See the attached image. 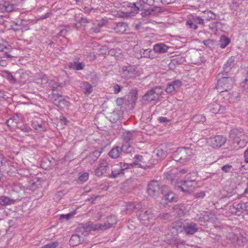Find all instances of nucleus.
Instances as JSON below:
<instances>
[{"instance_id": "5701e85b", "label": "nucleus", "mask_w": 248, "mask_h": 248, "mask_svg": "<svg viewBox=\"0 0 248 248\" xmlns=\"http://www.w3.org/2000/svg\"><path fill=\"white\" fill-rule=\"evenodd\" d=\"M169 47L164 44L159 43L155 44L154 46L153 50L155 51V54L156 53H163L168 51Z\"/></svg>"}, {"instance_id": "ddd939ff", "label": "nucleus", "mask_w": 248, "mask_h": 248, "mask_svg": "<svg viewBox=\"0 0 248 248\" xmlns=\"http://www.w3.org/2000/svg\"><path fill=\"white\" fill-rule=\"evenodd\" d=\"M117 222L116 217L115 216H110L107 217V221L104 223L99 224L100 230H105L111 228Z\"/></svg>"}, {"instance_id": "72a5a7b5", "label": "nucleus", "mask_w": 248, "mask_h": 248, "mask_svg": "<svg viewBox=\"0 0 248 248\" xmlns=\"http://www.w3.org/2000/svg\"><path fill=\"white\" fill-rule=\"evenodd\" d=\"M135 137L134 132L125 131L123 134V139L125 142H128Z\"/></svg>"}, {"instance_id": "6e6d98bb", "label": "nucleus", "mask_w": 248, "mask_h": 248, "mask_svg": "<svg viewBox=\"0 0 248 248\" xmlns=\"http://www.w3.org/2000/svg\"><path fill=\"white\" fill-rule=\"evenodd\" d=\"M214 107L211 108V109H210L212 113L216 114L217 113H221L222 112H221V109H220L221 108H220L219 105L216 104L214 105Z\"/></svg>"}, {"instance_id": "8fccbe9b", "label": "nucleus", "mask_w": 248, "mask_h": 248, "mask_svg": "<svg viewBox=\"0 0 248 248\" xmlns=\"http://www.w3.org/2000/svg\"><path fill=\"white\" fill-rule=\"evenodd\" d=\"M89 23H90V21L87 18L81 17L78 21V23L74 24V25L76 28H78V23H79L81 25L85 26L86 25Z\"/></svg>"}, {"instance_id": "b1692460", "label": "nucleus", "mask_w": 248, "mask_h": 248, "mask_svg": "<svg viewBox=\"0 0 248 248\" xmlns=\"http://www.w3.org/2000/svg\"><path fill=\"white\" fill-rule=\"evenodd\" d=\"M80 87L86 95L90 94L93 91L92 85L88 82H82L80 83Z\"/></svg>"}, {"instance_id": "9d476101", "label": "nucleus", "mask_w": 248, "mask_h": 248, "mask_svg": "<svg viewBox=\"0 0 248 248\" xmlns=\"http://www.w3.org/2000/svg\"><path fill=\"white\" fill-rule=\"evenodd\" d=\"M187 172L186 170L182 169L179 170L178 173H174L172 172L166 173L165 174V178L167 180L170 182L172 185L179 184L182 181L181 180V175Z\"/></svg>"}, {"instance_id": "37998d69", "label": "nucleus", "mask_w": 248, "mask_h": 248, "mask_svg": "<svg viewBox=\"0 0 248 248\" xmlns=\"http://www.w3.org/2000/svg\"><path fill=\"white\" fill-rule=\"evenodd\" d=\"M134 55L136 58L137 59L142 58L143 49L140 48L138 46H136L134 48Z\"/></svg>"}, {"instance_id": "2f4dec72", "label": "nucleus", "mask_w": 248, "mask_h": 248, "mask_svg": "<svg viewBox=\"0 0 248 248\" xmlns=\"http://www.w3.org/2000/svg\"><path fill=\"white\" fill-rule=\"evenodd\" d=\"M172 210L175 214L181 216L184 214L185 206L183 204H177L173 207Z\"/></svg>"}, {"instance_id": "c03bdc74", "label": "nucleus", "mask_w": 248, "mask_h": 248, "mask_svg": "<svg viewBox=\"0 0 248 248\" xmlns=\"http://www.w3.org/2000/svg\"><path fill=\"white\" fill-rule=\"evenodd\" d=\"M247 77L245 79L240 83V86L243 90H248V67L246 69Z\"/></svg>"}, {"instance_id": "c9c22d12", "label": "nucleus", "mask_w": 248, "mask_h": 248, "mask_svg": "<svg viewBox=\"0 0 248 248\" xmlns=\"http://www.w3.org/2000/svg\"><path fill=\"white\" fill-rule=\"evenodd\" d=\"M142 57L150 58L152 59L155 58V55L154 50H152L149 48L146 49H143Z\"/></svg>"}, {"instance_id": "1a4fd4ad", "label": "nucleus", "mask_w": 248, "mask_h": 248, "mask_svg": "<svg viewBox=\"0 0 248 248\" xmlns=\"http://www.w3.org/2000/svg\"><path fill=\"white\" fill-rule=\"evenodd\" d=\"M226 141V138L221 135H217L207 139V142L214 148H218L223 145Z\"/></svg>"}, {"instance_id": "4be33fe9", "label": "nucleus", "mask_w": 248, "mask_h": 248, "mask_svg": "<svg viewBox=\"0 0 248 248\" xmlns=\"http://www.w3.org/2000/svg\"><path fill=\"white\" fill-rule=\"evenodd\" d=\"M234 57H231L227 61L226 64L223 66V73H228L231 70V69L233 67L234 65Z\"/></svg>"}, {"instance_id": "3c124183", "label": "nucleus", "mask_w": 248, "mask_h": 248, "mask_svg": "<svg viewBox=\"0 0 248 248\" xmlns=\"http://www.w3.org/2000/svg\"><path fill=\"white\" fill-rule=\"evenodd\" d=\"M213 40L208 39L203 42V44L210 48H213L215 46V43Z\"/></svg>"}, {"instance_id": "423d86ee", "label": "nucleus", "mask_w": 248, "mask_h": 248, "mask_svg": "<svg viewBox=\"0 0 248 248\" xmlns=\"http://www.w3.org/2000/svg\"><path fill=\"white\" fill-rule=\"evenodd\" d=\"M52 88L53 92L52 94L51 99L53 103L56 105L60 107H63L64 106H66L67 101L63 98L62 95L59 94L58 93H54V92L56 89L60 86H61V84L57 83H52Z\"/></svg>"}, {"instance_id": "412c9836", "label": "nucleus", "mask_w": 248, "mask_h": 248, "mask_svg": "<svg viewBox=\"0 0 248 248\" xmlns=\"http://www.w3.org/2000/svg\"><path fill=\"white\" fill-rule=\"evenodd\" d=\"M127 27L128 25L125 22H119L116 24L113 29L116 33L123 34L126 31Z\"/></svg>"}, {"instance_id": "20e7f679", "label": "nucleus", "mask_w": 248, "mask_h": 248, "mask_svg": "<svg viewBox=\"0 0 248 248\" xmlns=\"http://www.w3.org/2000/svg\"><path fill=\"white\" fill-rule=\"evenodd\" d=\"M189 175H186V179L182 180L180 183L181 185L175 184L174 186L175 188L180 189L184 192H190L192 191L193 187L196 185L195 179H189Z\"/></svg>"}, {"instance_id": "13d9d810", "label": "nucleus", "mask_w": 248, "mask_h": 248, "mask_svg": "<svg viewBox=\"0 0 248 248\" xmlns=\"http://www.w3.org/2000/svg\"><path fill=\"white\" fill-rule=\"evenodd\" d=\"M6 123L8 126L11 129L14 128L15 127L17 126V125H16V124L14 122L12 117L10 118L8 120H7Z\"/></svg>"}, {"instance_id": "393cba45", "label": "nucleus", "mask_w": 248, "mask_h": 248, "mask_svg": "<svg viewBox=\"0 0 248 248\" xmlns=\"http://www.w3.org/2000/svg\"><path fill=\"white\" fill-rule=\"evenodd\" d=\"M161 12V8L159 7H153L145 10L142 13L143 16H154Z\"/></svg>"}, {"instance_id": "7c9ffc66", "label": "nucleus", "mask_w": 248, "mask_h": 248, "mask_svg": "<svg viewBox=\"0 0 248 248\" xmlns=\"http://www.w3.org/2000/svg\"><path fill=\"white\" fill-rule=\"evenodd\" d=\"M15 202V200L8 197H0V205L2 206H6L13 204Z\"/></svg>"}, {"instance_id": "79ce46f5", "label": "nucleus", "mask_w": 248, "mask_h": 248, "mask_svg": "<svg viewBox=\"0 0 248 248\" xmlns=\"http://www.w3.org/2000/svg\"><path fill=\"white\" fill-rule=\"evenodd\" d=\"M230 42L229 38L222 36L219 41L220 47L222 48H224L226 47Z\"/></svg>"}, {"instance_id": "5fc2aeb1", "label": "nucleus", "mask_w": 248, "mask_h": 248, "mask_svg": "<svg viewBox=\"0 0 248 248\" xmlns=\"http://www.w3.org/2000/svg\"><path fill=\"white\" fill-rule=\"evenodd\" d=\"M158 217L163 220H168L170 218L171 216L168 213H162L159 215Z\"/></svg>"}, {"instance_id": "0eeeda50", "label": "nucleus", "mask_w": 248, "mask_h": 248, "mask_svg": "<svg viewBox=\"0 0 248 248\" xmlns=\"http://www.w3.org/2000/svg\"><path fill=\"white\" fill-rule=\"evenodd\" d=\"M100 230L98 224H82L76 229V233H80L82 236H85L91 231Z\"/></svg>"}, {"instance_id": "39448f33", "label": "nucleus", "mask_w": 248, "mask_h": 248, "mask_svg": "<svg viewBox=\"0 0 248 248\" xmlns=\"http://www.w3.org/2000/svg\"><path fill=\"white\" fill-rule=\"evenodd\" d=\"M163 93V90L160 86H156L148 91L143 96L144 100L151 101L158 99Z\"/></svg>"}, {"instance_id": "4468645a", "label": "nucleus", "mask_w": 248, "mask_h": 248, "mask_svg": "<svg viewBox=\"0 0 248 248\" xmlns=\"http://www.w3.org/2000/svg\"><path fill=\"white\" fill-rule=\"evenodd\" d=\"M136 74L135 68L132 66H123L122 69L121 75L124 78H131Z\"/></svg>"}, {"instance_id": "aec40b11", "label": "nucleus", "mask_w": 248, "mask_h": 248, "mask_svg": "<svg viewBox=\"0 0 248 248\" xmlns=\"http://www.w3.org/2000/svg\"><path fill=\"white\" fill-rule=\"evenodd\" d=\"M80 233H77L72 235L69 240V244L73 247L77 246L81 244L84 239Z\"/></svg>"}, {"instance_id": "e2e57ef3", "label": "nucleus", "mask_w": 248, "mask_h": 248, "mask_svg": "<svg viewBox=\"0 0 248 248\" xmlns=\"http://www.w3.org/2000/svg\"><path fill=\"white\" fill-rule=\"evenodd\" d=\"M67 33V30L66 29H61L60 32L56 35L54 37H59V36L65 37Z\"/></svg>"}, {"instance_id": "bb28decb", "label": "nucleus", "mask_w": 248, "mask_h": 248, "mask_svg": "<svg viewBox=\"0 0 248 248\" xmlns=\"http://www.w3.org/2000/svg\"><path fill=\"white\" fill-rule=\"evenodd\" d=\"M153 153L154 156L156 157L157 160H162L167 156L166 151L159 148L155 149Z\"/></svg>"}, {"instance_id": "a211bd4d", "label": "nucleus", "mask_w": 248, "mask_h": 248, "mask_svg": "<svg viewBox=\"0 0 248 248\" xmlns=\"http://www.w3.org/2000/svg\"><path fill=\"white\" fill-rule=\"evenodd\" d=\"M181 86L180 81L177 80L168 83L166 88V92L168 93H172L178 90Z\"/></svg>"}, {"instance_id": "f257e3e1", "label": "nucleus", "mask_w": 248, "mask_h": 248, "mask_svg": "<svg viewBox=\"0 0 248 248\" xmlns=\"http://www.w3.org/2000/svg\"><path fill=\"white\" fill-rule=\"evenodd\" d=\"M230 137L233 140V145L236 148L245 147L248 141V137L242 128H233L230 132Z\"/></svg>"}, {"instance_id": "473e14b6", "label": "nucleus", "mask_w": 248, "mask_h": 248, "mask_svg": "<svg viewBox=\"0 0 248 248\" xmlns=\"http://www.w3.org/2000/svg\"><path fill=\"white\" fill-rule=\"evenodd\" d=\"M100 153L98 151H94L91 153L89 156L86 157V159L88 160L90 164L92 165L96 161L100 155Z\"/></svg>"}, {"instance_id": "6e6552de", "label": "nucleus", "mask_w": 248, "mask_h": 248, "mask_svg": "<svg viewBox=\"0 0 248 248\" xmlns=\"http://www.w3.org/2000/svg\"><path fill=\"white\" fill-rule=\"evenodd\" d=\"M167 188L166 186L160 187V183L157 181H151L148 185V192L152 197L158 196L161 191H164L163 188Z\"/></svg>"}, {"instance_id": "58836bf2", "label": "nucleus", "mask_w": 248, "mask_h": 248, "mask_svg": "<svg viewBox=\"0 0 248 248\" xmlns=\"http://www.w3.org/2000/svg\"><path fill=\"white\" fill-rule=\"evenodd\" d=\"M122 169H113L112 170L111 173L110 174L109 177L115 178L119 176L121 174H123V171L126 169L122 167Z\"/></svg>"}, {"instance_id": "49530a36", "label": "nucleus", "mask_w": 248, "mask_h": 248, "mask_svg": "<svg viewBox=\"0 0 248 248\" xmlns=\"http://www.w3.org/2000/svg\"><path fill=\"white\" fill-rule=\"evenodd\" d=\"M191 19H192V21H193L196 24H204V19L200 16H192Z\"/></svg>"}, {"instance_id": "7ed1b4c3", "label": "nucleus", "mask_w": 248, "mask_h": 248, "mask_svg": "<svg viewBox=\"0 0 248 248\" xmlns=\"http://www.w3.org/2000/svg\"><path fill=\"white\" fill-rule=\"evenodd\" d=\"M194 155L192 149L188 147H181L173 153V158L180 163L185 164L191 159Z\"/></svg>"}, {"instance_id": "774afa93", "label": "nucleus", "mask_w": 248, "mask_h": 248, "mask_svg": "<svg viewBox=\"0 0 248 248\" xmlns=\"http://www.w3.org/2000/svg\"><path fill=\"white\" fill-rule=\"evenodd\" d=\"M116 104L118 106L121 107L124 103V99L123 98H118L116 100Z\"/></svg>"}, {"instance_id": "f8f14e48", "label": "nucleus", "mask_w": 248, "mask_h": 248, "mask_svg": "<svg viewBox=\"0 0 248 248\" xmlns=\"http://www.w3.org/2000/svg\"><path fill=\"white\" fill-rule=\"evenodd\" d=\"M137 214L140 219L143 221H150L151 219H153L154 217L153 214L150 209H141V210H139L137 212Z\"/></svg>"}, {"instance_id": "6ab92c4d", "label": "nucleus", "mask_w": 248, "mask_h": 248, "mask_svg": "<svg viewBox=\"0 0 248 248\" xmlns=\"http://www.w3.org/2000/svg\"><path fill=\"white\" fill-rule=\"evenodd\" d=\"M184 231L186 232V234H193L195 232L198 231L197 225L194 222L186 223L184 225Z\"/></svg>"}, {"instance_id": "9b49d317", "label": "nucleus", "mask_w": 248, "mask_h": 248, "mask_svg": "<svg viewBox=\"0 0 248 248\" xmlns=\"http://www.w3.org/2000/svg\"><path fill=\"white\" fill-rule=\"evenodd\" d=\"M17 9L16 5L11 3L9 1L0 0V11L1 12H11Z\"/></svg>"}, {"instance_id": "052dcab7", "label": "nucleus", "mask_w": 248, "mask_h": 248, "mask_svg": "<svg viewBox=\"0 0 248 248\" xmlns=\"http://www.w3.org/2000/svg\"><path fill=\"white\" fill-rule=\"evenodd\" d=\"M186 24L191 29L196 30L198 28V26L193 21H192L191 19H189L187 21Z\"/></svg>"}, {"instance_id": "a18cd8bd", "label": "nucleus", "mask_w": 248, "mask_h": 248, "mask_svg": "<svg viewBox=\"0 0 248 248\" xmlns=\"http://www.w3.org/2000/svg\"><path fill=\"white\" fill-rule=\"evenodd\" d=\"M44 124L41 123H39L38 122L34 121L32 122V125L33 127L36 130L39 131H42L45 130V127L44 126Z\"/></svg>"}, {"instance_id": "dca6fc26", "label": "nucleus", "mask_w": 248, "mask_h": 248, "mask_svg": "<svg viewBox=\"0 0 248 248\" xmlns=\"http://www.w3.org/2000/svg\"><path fill=\"white\" fill-rule=\"evenodd\" d=\"M233 209L234 211L232 212H234L237 215H240L245 212H248V202L240 203L233 205Z\"/></svg>"}, {"instance_id": "0e129e2a", "label": "nucleus", "mask_w": 248, "mask_h": 248, "mask_svg": "<svg viewBox=\"0 0 248 248\" xmlns=\"http://www.w3.org/2000/svg\"><path fill=\"white\" fill-rule=\"evenodd\" d=\"M19 129H20L22 131L25 133H29L30 131V128L27 127L26 125H22L21 126L17 125L16 127Z\"/></svg>"}, {"instance_id": "de8ad7c7", "label": "nucleus", "mask_w": 248, "mask_h": 248, "mask_svg": "<svg viewBox=\"0 0 248 248\" xmlns=\"http://www.w3.org/2000/svg\"><path fill=\"white\" fill-rule=\"evenodd\" d=\"M28 21L24 19H21L19 21L14 22V23L16 27H19L20 29L22 27H25L27 24Z\"/></svg>"}, {"instance_id": "603ef678", "label": "nucleus", "mask_w": 248, "mask_h": 248, "mask_svg": "<svg viewBox=\"0 0 248 248\" xmlns=\"http://www.w3.org/2000/svg\"><path fill=\"white\" fill-rule=\"evenodd\" d=\"M11 117L16 125H18V124L22 121L21 117L18 114H14Z\"/></svg>"}, {"instance_id": "e433bc0d", "label": "nucleus", "mask_w": 248, "mask_h": 248, "mask_svg": "<svg viewBox=\"0 0 248 248\" xmlns=\"http://www.w3.org/2000/svg\"><path fill=\"white\" fill-rule=\"evenodd\" d=\"M122 153H130L133 151V147L130 145L129 142L123 143L122 147H120Z\"/></svg>"}, {"instance_id": "cd10ccee", "label": "nucleus", "mask_w": 248, "mask_h": 248, "mask_svg": "<svg viewBox=\"0 0 248 248\" xmlns=\"http://www.w3.org/2000/svg\"><path fill=\"white\" fill-rule=\"evenodd\" d=\"M24 8L23 9L26 10V12H30L35 6V0H24Z\"/></svg>"}, {"instance_id": "4d7b16f0", "label": "nucleus", "mask_w": 248, "mask_h": 248, "mask_svg": "<svg viewBox=\"0 0 248 248\" xmlns=\"http://www.w3.org/2000/svg\"><path fill=\"white\" fill-rule=\"evenodd\" d=\"M137 93L136 90H133L130 93L129 96H131L130 100L129 101H131V103H135L136 101L137 100V97L136 96Z\"/></svg>"}, {"instance_id": "a19ab883", "label": "nucleus", "mask_w": 248, "mask_h": 248, "mask_svg": "<svg viewBox=\"0 0 248 248\" xmlns=\"http://www.w3.org/2000/svg\"><path fill=\"white\" fill-rule=\"evenodd\" d=\"M84 64L82 62H73L69 63V67L74 70H80L83 69Z\"/></svg>"}, {"instance_id": "4c0bfd02", "label": "nucleus", "mask_w": 248, "mask_h": 248, "mask_svg": "<svg viewBox=\"0 0 248 248\" xmlns=\"http://www.w3.org/2000/svg\"><path fill=\"white\" fill-rule=\"evenodd\" d=\"M184 225L182 222L180 221L175 222L173 223L172 226V229L175 230L176 233L181 232L184 230Z\"/></svg>"}, {"instance_id": "f704fd0d", "label": "nucleus", "mask_w": 248, "mask_h": 248, "mask_svg": "<svg viewBox=\"0 0 248 248\" xmlns=\"http://www.w3.org/2000/svg\"><path fill=\"white\" fill-rule=\"evenodd\" d=\"M41 187V182L37 180L35 182L32 181L30 182V184L29 186V189L32 191L39 190Z\"/></svg>"}, {"instance_id": "f3484780", "label": "nucleus", "mask_w": 248, "mask_h": 248, "mask_svg": "<svg viewBox=\"0 0 248 248\" xmlns=\"http://www.w3.org/2000/svg\"><path fill=\"white\" fill-rule=\"evenodd\" d=\"M107 23V21L104 19L97 20L93 23V27L91 28V30L95 33L99 32L101 31V28L105 26Z\"/></svg>"}, {"instance_id": "c85d7f7f", "label": "nucleus", "mask_w": 248, "mask_h": 248, "mask_svg": "<svg viewBox=\"0 0 248 248\" xmlns=\"http://www.w3.org/2000/svg\"><path fill=\"white\" fill-rule=\"evenodd\" d=\"M122 154L120 147L115 146L109 152L108 155L112 158H117Z\"/></svg>"}, {"instance_id": "09e8293b", "label": "nucleus", "mask_w": 248, "mask_h": 248, "mask_svg": "<svg viewBox=\"0 0 248 248\" xmlns=\"http://www.w3.org/2000/svg\"><path fill=\"white\" fill-rule=\"evenodd\" d=\"M192 120L195 123L199 122H204L205 121V117L202 115H196L193 116Z\"/></svg>"}, {"instance_id": "ea45409f", "label": "nucleus", "mask_w": 248, "mask_h": 248, "mask_svg": "<svg viewBox=\"0 0 248 248\" xmlns=\"http://www.w3.org/2000/svg\"><path fill=\"white\" fill-rule=\"evenodd\" d=\"M11 50V48H8L2 45H0V51L4 53V56L5 57L7 58H12L14 57V56L9 54L10 51Z\"/></svg>"}, {"instance_id": "bf43d9fd", "label": "nucleus", "mask_w": 248, "mask_h": 248, "mask_svg": "<svg viewBox=\"0 0 248 248\" xmlns=\"http://www.w3.org/2000/svg\"><path fill=\"white\" fill-rule=\"evenodd\" d=\"M232 167L230 165H225L221 167V170L226 173L230 172L232 171Z\"/></svg>"}, {"instance_id": "69168bd1", "label": "nucleus", "mask_w": 248, "mask_h": 248, "mask_svg": "<svg viewBox=\"0 0 248 248\" xmlns=\"http://www.w3.org/2000/svg\"><path fill=\"white\" fill-rule=\"evenodd\" d=\"M114 93L115 94L118 93L122 89V87L118 84H115L113 86Z\"/></svg>"}, {"instance_id": "864d4df0", "label": "nucleus", "mask_w": 248, "mask_h": 248, "mask_svg": "<svg viewBox=\"0 0 248 248\" xmlns=\"http://www.w3.org/2000/svg\"><path fill=\"white\" fill-rule=\"evenodd\" d=\"M59 245V242L57 241L51 242L45 246L44 248H56Z\"/></svg>"}, {"instance_id": "2eb2a0df", "label": "nucleus", "mask_w": 248, "mask_h": 248, "mask_svg": "<svg viewBox=\"0 0 248 248\" xmlns=\"http://www.w3.org/2000/svg\"><path fill=\"white\" fill-rule=\"evenodd\" d=\"M108 168V163L104 160H101L98 167L95 169V174L96 176L100 177Z\"/></svg>"}, {"instance_id": "680f3d73", "label": "nucleus", "mask_w": 248, "mask_h": 248, "mask_svg": "<svg viewBox=\"0 0 248 248\" xmlns=\"http://www.w3.org/2000/svg\"><path fill=\"white\" fill-rule=\"evenodd\" d=\"M89 178L88 173L85 172L80 175L79 177V180L82 182L86 181Z\"/></svg>"}, {"instance_id": "c756f323", "label": "nucleus", "mask_w": 248, "mask_h": 248, "mask_svg": "<svg viewBox=\"0 0 248 248\" xmlns=\"http://www.w3.org/2000/svg\"><path fill=\"white\" fill-rule=\"evenodd\" d=\"M203 17L207 21H211L217 19V15L210 10H206L203 12Z\"/></svg>"}, {"instance_id": "a878e982", "label": "nucleus", "mask_w": 248, "mask_h": 248, "mask_svg": "<svg viewBox=\"0 0 248 248\" xmlns=\"http://www.w3.org/2000/svg\"><path fill=\"white\" fill-rule=\"evenodd\" d=\"M161 193L164 196L165 199L169 202H175L177 200V196L171 191L165 193L164 191H161Z\"/></svg>"}, {"instance_id": "f03ea898", "label": "nucleus", "mask_w": 248, "mask_h": 248, "mask_svg": "<svg viewBox=\"0 0 248 248\" xmlns=\"http://www.w3.org/2000/svg\"><path fill=\"white\" fill-rule=\"evenodd\" d=\"M224 73H219L217 76V82L216 88L219 93L227 92L232 89L234 80L230 77H223Z\"/></svg>"}, {"instance_id": "338daca9", "label": "nucleus", "mask_w": 248, "mask_h": 248, "mask_svg": "<svg viewBox=\"0 0 248 248\" xmlns=\"http://www.w3.org/2000/svg\"><path fill=\"white\" fill-rule=\"evenodd\" d=\"M136 208H137L136 205L134 203H129L127 205L126 209L127 210H133Z\"/></svg>"}]
</instances>
